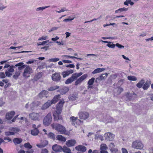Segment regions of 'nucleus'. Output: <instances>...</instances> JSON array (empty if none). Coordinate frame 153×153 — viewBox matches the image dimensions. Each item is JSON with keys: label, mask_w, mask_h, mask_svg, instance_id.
Wrapping results in <instances>:
<instances>
[{"label": "nucleus", "mask_w": 153, "mask_h": 153, "mask_svg": "<svg viewBox=\"0 0 153 153\" xmlns=\"http://www.w3.org/2000/svg\"><path fill=\"white\" fill-rule=\"evenodd\" d=\"M61 76L60 73H55L52 74V79L55 82H59L61 79Z\"/></svg>", "instance_id": "nucleus-12"}, {"label": "nucleus", "mask_w": 153, "mask_h": 153, "mask_svg": "<svg viewBox=\"0 0 153 153\" xmlns=\"http://www.w3.org/2000/svg\"><path fill=\"white\" fill-rule=\"evenodd\" d=\"M128 80L130 81H135L137 80V78L134 76H128Z\"/></svg>", "instance_id": "nucleus-40"}, {"label": "nucleus", "mask_w": 153, "mask_h": 153, "mask_svg": "<svg viewBox=\"0 0 153 153\" xmlns=\"http://www.w3.org/2000/svg\"><path fill=\"white\" fill-rule=\"evenodd\" d=\"M76 97L74 95H70L69 97V99L70 100L73 101L76 100Z\"/></svg>", "instance_id": "nucleus-46"}, {"label": "nucleus", "mask_w": 153, "mask_h": 153, "mask_svg": "<svg viewBox=\"0 0 153 153\" xmlns=\"http://www.w3.org/2000/svg\"><path fill=\"white\" fill-rule=\"evenodd\" d=\"M52 120V117L51 113H49L44 117L43 119V124L46 126H48L51 123Z\"/></svg>", "instance_id": "nucleus-4"}, {"label": "nucleus", "mask_w": 153, "mask_h": 153, "mask_svg": "<svg viewBox=\"0 0 153 153\" xmlns=\"http://www.w3.org/2000/svg\"><path fill=\"white\" fill-rule=\"evenodd\" d=\"M109 147H110V149H112L114 148L115 145L113 143H111L109 144Z\"/></svg>", "instance_id": "nucleus-61"}, {"label": "nucleus", "mask_w": 153, "mask_h": 153, "mask_svg": "<svg viewBox=\"0 0 153 153\" xmlns=\"http://www.w3.org/2000/svg\"><path fill=\"white\" fill-rule=\"evenodd\" d=\"M69 88L66 87H64L59 90V92L62 95L65 94L69 90Z\"/></svg>", "instance_id": "nucleus-22"}, {"label": "nucleus", "mask_w": 153, "mask_h": 153, "mask_svg": "<svg viewBox=\"0 0 153 153\" xmlns=\"http://www.w3.org/2000/svg\"><path fill=\"white\" fill-rule=\"evenodd\" d=\"M144 83V80L143 79H142L137 84V86L139 88H141L142 87Z\"/></svg>", "instance_id": "nucleus-37"}, {"label": "nucleus", "mask_w": 153, "mask_h": 153, "mask_svg": "<svg viewBox=\"0 0 153 153\" xmlns=\"http://www.w3.org/2000/svg\"><path fill=\"white\" fill-rule=\"evenodd\" d=\"M15 114L14 111H12L7 113L6 115V118L7 120V121L8 123L9 122L10 120L13 117Z\"/></svg>", "instance_id": "nucleus-14"}, {"label": "nucleus", "mask_w": 153, "mask_h": 153, "mask_svg": "<svg viewBox=\"0 0 153 153\" xmlns=\"http://www.w3.org/2000/svg\"><path fill=\"white\" fill-rule=\"evenodd\" d=\"M48 93L47 91L45 90H43L39 94V96L40 98H42V97H44Z\"/></svg>", "instance_id": "nucleus-27"}, {"label": "nucleus", "mask_w": 153, "mask_h": 153, "mask_svg": "<svg viewBox=\"0 0 153 153\" xmlns=\"http://www.w3.org/2000/svg\"><path fill=\"white\" fill-rule=\"evenodd\" d=\"M95 139H99L101 141L103 140V138L102 136L100 135L96 134L95 135Z\"/></svg>", "instance_id": "nucleus-42"}, {"label": "nucleus", "mask_w": 153, "mask_h": 153, "mask_svg": "<svg viewBox=\"0 0 153 153\" xmlns=\"http://www.w3.org/2000/svg\"><path fill=\"white\" fill-rule=\"evenodd\" d=\"M108 147L106 144H102L100 146V149L101 150H106L108 149Z\"/></svg>", "instance_id": "nucleus-43"}, {"label": "nucleus", "mask_w": 153, "mask_h": 153, "mask_svg": "<svg viewBox=\"0 0 153 153\" xmlns=\"http://www.w3.org/2000/svg\"><path fill=\"white\" fill-rule=\"evenodd\" d=\"M22 139L19 138H15L13 140V142L15 145L20 144L22 142Z\"/></svg>", "instance_id": "nucleus-25"}, {"label": "nucleus", "mask_w": 153, "mask_h": 153, "mask_svg": "<svg viewBox=\"0 0 153 153\" xmlns=\"http://www.w3.org/2000/svg\"><path fill=\"white\" fill-rule=\"evenodd\" d=\"M82 74V72L73 74L70 78L66 80L65 81V83L68 84L72 83L74 80H76L78 77L80 76Z\"/></svg>", "instance_id": "nucleus-3"}, {"label": "nucleus", "mask_w": 153, "mask_h": 153, "mask_svg": "<svg viewBox=\"0 0 153 153\" xmlns=\"http://www.w3.org/2000/svg\"><path fill=\"white\" fill-rule=\"evenodd\" d=\"M48 150L46 149H42L41 153H48Z\"/></svg>", "instance_id": "nucleus-59"}, {"label": "nucleus", "mask_w": 153, "mask_h": 153, "mask_svg": "<svg viewBox=\"0 0 153 153\" xmlns=\"http://www.w3.org/2000/svg\"><path fill=\"white\" fill-rule=\"evenodd\" d=\"M19 69H16L14 75L13 76V78L16 79H18V77L20 76L21 74V71Z\"/></svg>", "instance_id": "nucleus-24"}, {"label": "nucleus", "mask_w": 153, "mask_h": 153, "mask_svg": "<svg viewBox=\"0 0 153 153\" xmlns=\"http://www.w3.org/2000/svg\"><path fill=\"white\" fill-rule=\"evenodd\" d=\"M122 153H128L127 150L124 148H122Z\"/></svg>", "instance_id": "nucleus-63"}, {"label": "nucleus", "mask_w": 153, "mask_h": 153, "mask_svg": "<svg viewBox=\"0 0 153 153\" xmlns=\"http://www.w3.org/2000/svg\"><path fill=\"white\" fill-rule=\"evenodd\" d=\"M62 62L64 63H71L72 62L71 61L67 60H63Z\"/></svg>", "instance_id": "nucleus-60"}, {"label": "nucleus", "mask_w": 153, "mask_h": 153, "mask_svg": "<svg viewBox=\"0 0 153 153\" xmlns=\"http://www.w3.org/2000/svg\"><path fill=\"white\" fill-rule=\"evenodd\" d=\"M42 76V74L41 73H37L35 76L34 79L36 80H37Z\"/></svg>", "instance_id": "nucleus-39"}, {"label": "nucleus", "mask_w": 153, "mask_h": 153, "mask_svg": "<svg viewBox=\"0 0 153 153\" xmlns=\"http://www.w3.org/2000/svg\"><path fill=\"white\" fill-rule=\"evenodd\" d=\"M24 69V71L23 74V76L25 77H28L30 76V75L33 73V70L32 68L29 66H26Z\"/></svg>", "instance_id": "nucleus-5"}, {"label": "nucleus", "mask_w": 153, "mask_h": 153, "mask_svg": "<svg viewBox=\"0 0 153 153\" xmlns=\"http://www.w3.org/2000/svg\"><path fill=\"white\" fill-rule=\"evenodd\" d=\"M56 138L57 140L59 141L65 142L66 140L65 138L61 135H57Z\"/></svg>", "instance_id": "nucleus-30"}, {"label": "nucleus", "mask_w": 153, "mask_h": 153, "mask_svg": "<svg viewBox=\"0 0 153 153\" xmlns=\"http://www.w3.org/2000/svg\"><path fill=\"white\" fill-rule=\"evenodd\" d=\"M40 113L33 112L29 114V117L33 120H38L40 116Z\"/></svg>", "instance_id": "nucleus-8"}, {"label": "nucleus", "mask_w": 153, "mask_h": 153, "mask_svg": "<svg viewBox=\"0 0 153 153\" xmlns=\"http://www.w3.org/2000/svg\"><path fill=\"white\" fill-rule=\"evenodd\" d=\"M10 130L12 132H13V133H14V134H15L17 133L20 131V129L19 128L16 127L11 128L10 129Z\"/></svg>", "instance_id": "nucleus-32"}, {"label": "nucleus", "mask_w": 153, "mask_h": 153, "mask_svg": "<svg viewBox=\"0 0 153 153\" xmlns=\"http://www.w3.org/2000/svg\"><path fill=\"white\" fill-rule=\"evenodd\" d=\"M76 142L74 140H68L66 143V145L68 147H71L74 146Z\"/></svg>", "instance_id": "nucleus-18"}, {"label": "nucleus", "mask_w": 153, "mask_h": 153, "mask_svg": "<svg viewBox=\"0 0 153 153\" xmlns=\"http://www.w3.org/2000/svg\"><path fill=\"white\" fill-rule=\"evenodd\" d=\"M40 104V103L38 101L33 102L30 105V109L32 110H35L38 106Z\"/></svg>", "instance_id": "nucleus-13"}, {"label": "nucleus", "mask_w": 153, "mask_h": 153, "mask_svg": "<svg viewBox=\"0 0 153 153\" xmlns=\"http://www.w3.org/2000/svg\"><path fill=\"white\" fill-rule=\"evenodd\" d=\"M35 60L33 59H31L29 60L28 62H27L26 63L27 64H31L33 63Z\"/></svg>", "instance_id": "nucleus-64"}, {"label": "nucleus", "mask_w": 153, "mask_h": 153, "mask_svg": "<svg viewBox=\"0 0 153 153\" xmlns=\"http://www.w3.org/2000/svg\"><path fill=\"white\" fill-rule=\"evenodd\" d=\"M5 134L6 136H8L11 135H14V133L11 131H7L5 132Z\"/></svg>", "instance_id": "nucleus-53"}, {"label": "nucleus", "mask_w": 153, "mask_h": 153, "mask_svg": "<svg viewBox=\"0 0 153 153\" xmlns=\"http://www.w3.org/2000/svg\"><path fill=\"white\" fill-rule=\"evenodd\" d=\"M128 8L125 7L120 8L115 11V13H121L124 11H126L128 10Z\"/></svg>", "instance_id": "nucleus-28"}, {"label": "nucleus", "mask_w": 153, "mask_h": 153, "mask_svg": "<svg viewBox=\"0 0 153 153\" xmlns=\"http://www.w3.org/2000/svg\"><path fill=\"white\" fill-rule=\"evenodd\" d=\"M62 150L65 153H68L71 152L70 149L65 146H63V148H62Z\"/></svg>", "instance_id": "nucleus-33"}, {"label": "nucleus", "mask_w": 153, "mask_h": 153, "mask_svg": "<svg viewBox=\"0 0 153 153\" xmlns=\"http://www.w3.org/2000/svg\"><path fill=\"white\" fill-rule=\"evenodd\" d=\"M48 138H50L53 140H55V139L54 134L52 132H49L48 134Z\"/></svg>", "instance_id": "nucleus-38"}, {"label": "nucleus", "mask_w": 153, "mask_h": 153, "mask_svg": "<svg viewBox=\"0 0 153 153\" xmlns=\"http://www.w3.org/2000/svg\"><path fill=\"white\" fill-rule=\"evenodd\" d=\"M64 103V100H61L56 105V112L57 114H60L62 110V107Z\"/></svg>", "instance_id": "nucleus-7"}, {"label": "nucleus", "mask_w": 153, "mask_h": 153, "mask_svg": "<svg viewBox=\"0 0 153 153\" xmlns=\"http://www.w3.org/2000/svg\"><path fill=\"white\" fill-rule=\"evenodd\" d=\"M23 64L24 63L23 62H19L15 65H10V66L7 68L5 72L6 75L8 77H10L12 74V73L14 71V68H15L16 67H18V69L22 70L25 67V65Z\"/></svg>", "instance_id": "nucleus-1"}, {"label": "nucleus", "mask_w": 153, "mask_h": 153, "mask_svg": "<svg viewBox=\"0 0 153 153\" xmlns=\"http://www.w3.org/2000/svg\"><path fill=\"white\" fill-rule=\"evenodd\" d=\"M151 84V82L150 81L147 80L146 81L145 84L143 86V88L144 90H146L149 87Z\"/></svg>", "instance_id": "nucleus-29"}, {"label": "nucleus", "mask_w": 153, "mask_h": 153, "mask_svg": "<svg viewBox=\"0 0 153 153\" xmlns=\"http://www.w3.org/2000/svg\"><path fill=\"white\" fill-rule=\"evenodd\" d=\"M95 79V78L94 77H92L90 79L88 82V85H92L94 82Z\"/></svg>", "instance_id": "nucleus-44"}, {"label": "nucleus", "mask_w": 153, "mask_h": 153, "mask_svg": "<svg viewBox=\"0 0 153 153\" xmlns=\"http://www.w3.org/2000/svg\"><path fill=\"white\" fill-rule=\"evenodd\" d=\"M107 123H112L114 121V119L112 117L110 116L107 117Z\"/></svg>", "instance_id": "nucleus-47"}, {"label": "nucleus", "mask_w": 153, "mask_h": 153, "mask_svg": "<svg viewBox=\"0 0 153 153\" xmlns=\"http://www.w3.org/2000/svg\"><path fill=\"white\" fill-rule=\"evenodd\" d=\"M74 18H71L70 19H69V18L66 19H64L63 21V22H67L69 21H72L74 20Z\"/></svg>", "instance_id": "nucleus-58"}, {"label": "nucleus", "mask_w": 153, "mask_h": 153, "mask_svg": "<svg viewBox=\"0 0 153 153\" xmlns=\"http://www.w3.org/2000/svg\"><path fill=\"white\" fill-rule=\"evenodd\" d=\"M5 77V75L4 72L0 73V78H4Z\"/></svg>", "instance_id": "nucleus-56"}, {"label": "nucleus", "mask_w": 153, "mask_h": 153, "mask_svg": "<svg viewBox=\"0 0 153 153\" xmlns=\"http://www.w3.org/2000/svg\"><path fill=\"white\" fill-rule=\"evenodd\" d=\"M48 38L47 36H42V37L39 38L38 39V40H43L47 39Z\"/></svg>", "instance_id": "nucleus-49"}, {"label": "nucleus", "mask_w": 153, "mask_h": 153, "mask_svg": "<svg viewBox=\"0 0 153 153\" xmlns=\"http://www.w3.org/2000/svg\"><path fill=\"white\" fill-rule=\"evenodd\" d=\"M48 142L46 140H44L40 144H37L36 146L40 148L44 147L48 144Z\"/></svg>", "instance_id": "nucleus-21"}, {"label": "nucleus", "mask_w": 153, "mask_h": 153, "mask_svg": "<svg viewBox=\"0 0 153 153\" xmlns=\"http://www.w3.org/2000/svg\"><path fill=\"white\" fill-rule=\"evenodd\" d=\"M59 59L57 58H51L49 59V61L51 62H56L59 60Z\"/></svg>", "instance_id": "nucleus-48"}, {"label": "nucleus", "mask_w": 153, "mask_h": 153, "mask_svg": "<svg viewBox=\"0 0 153 153\" xmlns=\"http://www.w3.org/2000/svg\"><path fill=\"white\" fill-rule=\"evenodd\" d=\"M24 146L26 148L30 149L32 147V146L29 143H27L24 144Z\"/></svg>", "instance_id": "nucleus-45"}, {"label": "nucleus", "mask_w": 153, "mask_h": 153, "mask_svg": "<svg viewBox=\"0 0 153 153\" xmlns=\"http://www.w3.org/2000/svg\"><path fill=\"white\" fill-rule=\"evenodd\" d=\"M110 150L112 153H116L118 151L117 148H114L112 149H110Z\"/></svg>", "instance_id": "nucleus-52"}, {"label": "nucleus", "mask_w": 153, "mask_h": 153, "mask_svg": "<svg viewBox=\"0 0 153 153\" xmlns=\"http://www.w3.org/2000/svg\"><path fill=\"white\" fill-rule=\"evenodd\" d=\"M75 149L79 151L84 152L86 151V148L85 146L82 145H79L75 147Z\"/></svg>", "instance_id": "nucleus-19"}, {"label": "nucleus", "mask_w": 153, "mask_h": 153, "mask_svg": "<svg viewBox=\"0 0 153 153\" xmlns=\"http://www.w3.org/2000/svg\"><path fill=\"white\" fill-rule=\"evenodd\" d=\"M55 129L61 134H64L66 132V129L65 127L59 124H56L55 126Z\"/></svg>", "instance_id": "nucleus-6"}, {"label": "nucleus", "mask_w": 153, "mask_h": 153, "mask_svg": "<svg viewBox=\"0 0 153 153\" xmlns=\"http://www.w3.org/2000/svg\"><path fill=\"white\" fill-rule=\"evenodd\" d=\"M62 56L63 57H65L67 59H68L69 58H71L72 59H74V58H75V56H72L67 55H62Z\"/></svg>", "instance_id": "nucleus-54"}, {"label": "nucleus", "mask_w": 153, "mask_h": 153, "mask_svg": "<svg viewBox=\"0 0 153 153\" xmlns=\"http://www.w3.org/2000/svg\"><path fill=\"white\" fill-rule=\"evenodd\" d=\"M66 67L67 68L70 67L71 68H74L75 67V66L73 64H69L67 65H66Z\"/></svg>", "instance_id": "nucleus-62"}, {"label": "nucleus", "mask_w": 153, "mask_h": 153, "mask_svg": "<svg viewBox=\"0 0 153 153\" xmlns=\"http://www.w3.org/2000/svg\"><path fill=\"white\" fill-rule=\"evenodd\" d=\"M106 46L110 48H114L115 46V45L114 44H111L108 43L106 45Z\"/></svg>", "instance_id": "nucleus-55"}, {"label": "nucleus", "mask_w": 153, "mask_h": 153, "mask_svg": "<svg viewBox=\"0 0 153 153\" xmlns=\"http://www.w3.org/2000/svg\"><path fill=\"white\" fill-rule=\"evenodd\" d=\"M105 70L104 68H97L95 69L92 72V74H96L102 72Z\"/></svg>", "instance_id": "nucleus-26"}, {"label": "nucleus", "mask_w": 153, "mask_h": 153, "mask_svg": "<svg viewBox=\"0 0 153 153\" xmlns=\"http://www.w3.org/2000/svg\"><path fill=\"white\" fill-rule=\"evenodd\" d=\"M74 72V71L72 69H70L69 70L63 72L62 73L63 77L65 78L66 77L69 76L70 74H71Z\"/></svg>", "instance_id": "nucleus-16"}, {"label": "nucleus", "mask_w": 153, "mask_h": 153, "mask_svg": "<svg viewBox=\"0 0 153 153\" xmlns=\"http://www.w3.org/2000/svg\"><path fill=\"white\" fill-rule=\"evenodd\" d=\"M59 88V86L56 85L50 87V88H48V90L49 91H53Z\"/></svg>", "instance_id": "nucleus-41"}, {"label": "nucleus", "mask_w": 153, "mask_h": 153, "mask_svg": "<svg viewBox=\"0 0 153 153\" xmlns=\"http://www.w3.org/2000/svg\"><path fill=\"white\" fill-rule=\"evenodd\" d=\"M68 10L66 9L65 7H63L59 11H56L58 13H60L65 11H68Z\"/></svg>", "instance_id": "nucleus-51"}, {"label": "nucleus", "mask_w": 153, "mask_h": 153, "mask_svg": "<svg viewBox=\"0 0 153 153\" xmlns=\"http://www.w3.org/2000/svg\"><path fill=\"white\" fill-rule=\"evenodd\" d=\"M52 149L55 152H60L62 150V147L57 144H55L52 146Z\"/></svg>", "instance_id": "nucleus-15"}, {"label": "nucleus", "mask_w": 153, "mask_h": 153, "mask_svg": "<svg viewBox=\"0 0 153 153\" xmlns=\"http://www.w3.org/2000/svg\"><path fill=\"white\" fill-rule=\"evenodd\" d=\"M87 76V74H85L81 76L75 81L74 84L75 85H78L80 84Z\"/></svg>", "instance_id": "nucleus-11"}, {"label": "nucleus", "mask_w": 153, "mask_h": 153, "mask_svg": "<svg viewBox=\"0 0 153 153\" xmlns=\"http://www.w3.org/2000/svg\"><path fill=\"white\" fill-rule=\"evenodd\" d=\"M105 139L108 141H111L114 139V135L110 132L106 133L104 135Z\"/></svg>", "instance_id": "nucleus-9"}, {"label": "nucleus", "mask_w": 153, "mask_h": 153, "mask_svg": "<svg viewBox=\"0 0 153 153\" xmlns=\"http://www.w3.org/2000/svg\"><path fill=\"white\" fill-rule=\"evenodd\" d=\"M52 104L50 100H48L47 102L43 104L41 107V109L42 110H45L48 108Z\"/></svg>", "instance_id": "nucleus-17"}, {"label": "nucleus", "mask_w": 153, "mask_h": 153, "mask_svg": "<svg viewBox=\"0 0 153 153\" xmlns=\"http://www.w3.org/2000/svg\"><path fill=\"white\" fill-rule=\"evenodd\" d=\"M131 147L134 149L141 150L143 148L144 146L140 140H137L132 142Z\"/></svg>", "instance_id": "nucleus-2"}, {"label": "nucleus", "mask_w": 153, "mask_h": 153, "mask_svg": "<svg viewBox=\"0 0 153 153\" xmlns=\"http://www.w3.org/2000/svg\"><path fill=\"white\" fill-rule=\"evenodd\" d=\"M60 114H58L54 112L53 114V116L54 117V119L55 121H57L59 120L62 119V116L60 115Z\"/></svg>", "instance_id": "nucleus-20"}, {"label": "nucleus", "mask_w": 153, "mask_h": 153, "mask_svg": "<svg viewBox=\"0 0 153 153\" xmlns=\"http://www.w3.org/2000/svg\"><path fill=\"white\" fill-rule=\"evenodd\" d=\"M50 6H46L45 7H42L37 8L36 9V11H42L44 10L45 8L49 7Z\"/></svg>", "instance_id": "nucleus-36"}, {"label": "nucleus", "mask_w": 153, "mask_h": 153, "mask_svg": "<svg viewBox=\"0 0 153 153\" xmlns=\"http://www.w3.org/2000/svg\"><path fill=\"white\" fill-rule=\"evenodd\" d=\"M115 46H116L119 48H124V46H123L122 45L119 43L116 44Z\"/></svg>", "instance_id": "nucleus-57"}, {"label": "nucleus", "mask_w": 153, "mask_h": 153, "mask_svg": "<svg viewBox=\"0 0 153 153\" xmlns=\"http://www.w3.org/2000/svg\"><path fill=\"white\" fill-rule=\"evenodd\" d=\"M108 74L105 73V74H102L100 76V79L101 80L105 79L107 77Z\"/></svg>", "instance_id": "nucleus-34"}, {"label": "nucleus", "mask_w": 153, "mask_h": 153, "mask_svg": "<svg viewBox=\"0 0 153 153\" xmlns=\"http://www.w3.org/2000/svg\"><path fill=\"white\" fill-rule=\"evenodd\" d=\"M117 89V94H120L123 91V89L121 87H118Z\"/></svg>", "instance_id": "nucleus-50"}, {"label": "nucleus", "mask_w": 153, "mask_h": 153, "mask_svg": "<svg viewBox=\"0 0 153 153\" xmlns=\"http://www.w3.org/2000/svg\"><path fill=\"white\" fill-rule=\"evenodd\" d=\"M79 118L81 119L85 120L89 117V114L86 112H81L79 113Z\"/></svg>", "instance_id": "nucleus-10"}, {"label": "nucleus", "mask_w": 153, "mask_h": 153, "mask_svg": "<svg viewBox=\"0 0 153 153\" xmlns=\"http://www.w3.org/2000/svg\"><path fill=\"white\" fill-rule=\"evenodd\" d=\"M70 119L71 121L72 122V123L74 125L75 124V123L78 121H80V120L78 119L77 117H75L73 116L71 117Z\"/></svg>", "instance_id": "nucleus-31"}, {"label": "nucleus", "mask_w": 153, "mask_h": 153, "mask_svg": "<svg viewBox=\"0 0 153 153\" xmlns=\"http://www.w3.org/2000/svg\"><path fill=\"white\" fill-rule=\"evenodd\" d=\"M60 95L59 94L55 96L52 100H50L52 104H54L57 102L60 98Z\"/></svg>", "instance_id": "nucleus-23"}, {"label": "nucleus", "mask_w": 153, "mask_h": 153, "mask_svg": "<svg viewBox=\"0 0 153 153\" xmlns=\"http://www.w3.org/2000/svg\"><path fill=\"white\" fill-rule=\"evenodd\" d=\"M39 132V131L37 128L34 129L31 131V133L33 135H37Z\"/></svg>", "instance_id": "nucleus-35"}]
</instances>
